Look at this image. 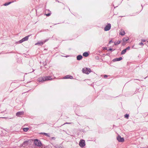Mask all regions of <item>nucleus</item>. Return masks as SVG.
<instances>
[{"label": "nucleus", "instance_id": "40", "mask_svg": "<svg viewBox=\"0 0 148 148\" xmlns=\"http://www.w3.org/2000/svg\"><path fill=\"white\" fill-rule=\"evenodd\" d=\"M32 140L33 141V140Z\"/></svg>", "mask_w": 148, "mask_h": 148}, {"label": "nucleus", "instance_id": "15", "mask_svg": "<svg viewBox=\"0 0 148 148\" xmlns=\"http://www.w3.org/2000/svg\"><path fill=\"white\" fill-rule=\"evenodd\" d=\"M45 77V78H46L45 79H46V81L49 80H51L52 79V78H51V76H46Z\"/></svg>", "mask_w": 148, "mask_h": 148}, {"label": "nucleus", "instance_id": "21", "mask_svg": "<svg viewBox=\"0 0 148 148\" xmlns=\"http://www.w3.org/2000/svg\"><path fill=\"white\" fill-rule=\"evenodd\" d=\"M126 51H127L125 49L123 50L121 52V54L122 55L125 54V53L126 52Z\"/></svg>", "mask_w": 148, "mask_h": 148}, {"label": "nucleus", "instance_id": "6", "mask_svg": "<svg viewBox=\"0 0 148 148\" xmlns=\"http://www.w3.org/2000/svg\"><path fill=\"white\" fill-rule=\"evenodd\" d=\"M24 114V112L23 111H19L17 112L16 113V115L18 117H21Z\"/></svg>", "mask_w": 148, "mask_h": 148}, {"label": "nucleus", "instance_id": "39", "mask_svg": "<svg viewBox=\"0 0 148 148\" xmlns=\"http://www.w3.org/2000/svg\"><path fill=\"white\" fill-rule=\"evenodd\" d=\"M115 49H114V50H113V51H114Z\"/></svg>", "mask_w": 148, "mask_h": 148}, {"label": "nucleus", "instance_id": "8", "mask_svg": "<svg viewBox=\"0 0 148 148\" xmlns=\"http://www.w3.org/2000/svg\"><path fill=\"white\" fill-rule=\"evenodd\" d=\"M47 40H46L44 42L42 41H38L37 43H36L35 45H38L39 46H41L45 42L47 41Z\"/></svg>", "mask_w": 148, "mask_h": 148}, {"label": "nucleus", "instance_id": "18", "mask_svg": "<svg viewBox=\"0 0 148 148\" xmlns=\"http://www.w3.org/2000/svg\"><path fill=\"white\" fill-rule=\"evenodd\" d=\"M40 134H43L44 135H45L48 137H50V136L49 135V134L46 133H40Z\"/></svg>", "mask_w": 148, "mask_h": 148}, {"label": "nucleus", "instance_id": "7", "mask_svg": "<svg viewBox=\"0 0 148 148\" xmlns=\"http://www.w3.org/2000/svg\"><path fill=\"white\" fill-rule=\"evenodd\" d=\"M45 79L46 78L45 77H42L38 78V80L39 82H43L46 81V79Z\"/></svg>", "mask_w": 148, "mask_h": 148}, {"label": "nucleus", "instance_id": "1", "mask_svg": "<svg viewBox=\"0 0 148 148\" xmlns=\"http://www.w3.org/2000/svg\"><path fill=\"white\" fill-rule=\"evenodd\" d=\"M82 71L84 73L87 74H88L91 72V69L89 68H86L83 69Z\"/></svg>", "mask_w": 148, "mask_h": 148}, {"label": "nucleus", "instance_id": "29", "mask_svg": "<svg viewBox=\"0 0 148 148\" xmlns=\"http://www.w3.org/2000/svg\"><path fill=\"white\" fill-rule=\"evenodd\" d=\"M23 56H25V57H27V55L25 54H23Z\"/></svg>", "mask_w": 148, "mask_h": 148}, {"label": "nucleus", "instance_id": "12", "mask_svg": "<svg viewBox=\"0 0 148 148\" xmlns=\"http://www.w3.org/2000/svg\"><path fill=\"white\" fill-rule=\"evenodd\" d=\"M64 78V79H72L73 78V77L72 76L68 75L66 76Z\"/></svg>", "mask_w": 148, "mask_h": 148}, {"label": "nucleus", "instance_id": "32", "mask_svg": "<svg viewBox=\"0 0 148 148\" xmlns=\"http://www.w3.org/2000/svg\"><path fill=\"white\" fill-rule=\"evenodd\" d=\"M31 62H32V64H30V65L31 66H32L33 65V61H32Z\"/></svg>", "mask_w": 148, "mask_h": 148}, {"label": "nucleus", "instance_id": "31", "mask_svg": "<svg viewBox=\"0 0 148 148\" xmlns=\"http://www.w3.org/2000/svg\"><path fill=\"white\" fill-rule=\"evenodd\" d=\"M108 77V75H105L104 76V78H106V77Z\"/></svg>", "mask_w": 148, "mask_h": 148}, {"label": "nucleus", "instance_id": "9", "mask_svg": "<svg viewBox=\"0 0 148 148\" xmlns=\"http://www.w3.org/2000/svg\"><path fill=\"white\" fill-rule=\"evenodd\" d=\"M117 140L119 142H123L124 139L123 138H121L120 136H119L117 137Z\"/></svg>", "mask_w": 148, "mask_h": 148}, {"label": "nucleus", "instance_id": "20", "mask_svg": "<svg viewBox=\"0 0 148 148\" xmlns=\"http://www.w3.org/2000/svg\"><path fill=\"white\" fill-rule=\"evenodd\" d=\"M121 42V41L120 40H119L117 42H114V45H118Z\"/></svg>", "mask_w": 148, "mask_h": 148}, {"label": "nucleus", "instance_id": "41", "mask_svg": "<svg viewBox=\"0 0 148 148\" xmlns=\"http://www.w3.org/2000/svg\"><path fill=\"white\" fill-rule=\"evenodd\" d=\"M28 142H29V140H28Z\"/></svg>", "mask_w": 148, "mask_h": 148}, {"label": "nucleus", "instance_id": "37", "mask_svg": "<svg viewBox=\"0 0 148 148\" xmlns=\"http://www.w3.org/2000/svg\"><path fill=\"white\" fill-rule=\"evenodd\" d=\"M71 123H64V124H71Z\"/></svg>", "mask_w": 148, "mask_h": 148}, {"label": "nucleus", "instance_id": "5", "mask_svg": "<svg viewBox=\"0 0 148 148\" xmlns=\"http://www.w3.org/2000/svg\"><path fill=\"white\" fill-rule=\"evenodd\" d=\"M28 40V36H26L23 38L22 39L19 41L18 42L19 43H21L23 42Z\"/></svg>", "mask_w": 148, "mask_h": 148}, {"label": "nucleus", "instance_id": "10", "mask_svg": "<svg viewBox=\"0 0 148 148\" xmlns=\"http://www.w3.org/2000/svg\"><path fill=\"white\" fill-rule=\"evenodd\" d=\"M27 145H28V140H26L21 145V146L25 147Z\"/></svg>", "mask_w": 148, "mask_h": 148}, {"label": "nucleus", "instance_id": "2", "mask_svg": "<svg viewBox=\"0 0 148 148\" xmlns=\"http://www.w3.org/2000/svg\"><path fill=\"white\" fill-rule=\"evenodd\" d=\"M34 144L36 145L39 147L41 146V143L39 140L38 139H36L34 140Z\"/></svg>", "mask_w": 148, "mask_h": 148}, {"label": "nucleus", "instance_id": "28", "mask_svg": "<svg viewBox=\"0 0 148 148\" xmlns=\"http://www.w3.org/2000/svg\"><path fill=\"white\" fill-rule=\"evenodd\" d=\"M51 15V13H48V14H46V15L47 16H50Z\"/></svg>", "mask_w": 148, "mask_h": 148}, {"label": "nucleus", "instance_id": "27", "mask_svg": "<svg viewBox=\"0 0 148 148\" xmlns=\"http://www.w3.org/2000/svg\"><path fill=\"white\" fill-rule=\"evenodd\" d=\"M130 47H128L126 48L125 49L126 50V51L127 50H129L130 49Z\"/></svg>", "mask_w": 148, "mask_h": 148}, {"label": "nucleus", "instance_id": "30", "mask_svg": "<svg viewBox=\"0 0 148 148\" xmlns=\"http://www.w3.org/2000/svg\"><path fill=\"white\" fill-rule=\"evenodd\" d=\"M139 45H143V44L142 42L139 43Z\"/></svg>", "mask_w": 148, "mask_h": 148}, {"label": "nucleus", "instance_id": "33", "mask_svg": "<svg viewBox=\"0 0 148 148\" xmlns=\"http://www.w3.org/2000/svg\"><path fill=\"white\" fill-rule=\"evenodd\" d=\"M141 41L142 42H145V40L143 39V40H141Z\"/></svg>", "mask_w": 148, "mask_h": 148}, {"label": "nucleus", "instance_id": "4", "mask_svg": "<svg viewBox=\"0 0 148 148\" xmlns=\"http://www.w3.org/2000/svg\"><path fill=\"white\" fill-rule=\"evenodd\" d=\"M79 145L81 147H84L85 145L84 140H80L79 143Z\"/></svg>", "mask_w": 148, "mask_h": 148}, {"label": "nucleus", "instance_id": "16", "mask_svg": "<svg viewBox=\"0 0 148 148\" xmlns=\"http://www.w3.org/2000/svg\"><path fill=\"white\" fill-rule=\"evenodd\" d=\"M88 55V53L87 52H84L83 54V56L84 57H87Z\"/></svg>", "mask_w": 148, "mask_h": 148}, {"label": "nucleus", "instance_id": "25", "mask_svg": "<svg viewBox=\"0 0 148 148\" xmlns=\"http://www.w3.org/2000/svg\"><path fill=\"white\" fill-rule=\"evenodd\" d=\"M51 140H55L56 138L55 137H53L50 138Z\"/></svg>", "mask_w": 148, "mask_h": 148}, {"label": "nucleus", "instance_id": "23", "mask_svg": "<svg viewBox=\"0 0 148 148\" xmlns=\"http://www.w3.org/2000/svg\"><path fill=\"white\" fill-rule=\"evenodd\" d=\"M23 130L24 132H27L28 131V127L23 128Z\"/></svg>", "mask_w": 148, "mask_h": 148}, {"label": "nucleus", "instance_id": "26", "mask_svg": "<svg viewBox=\"0 0 148 148\" xmlns=\"http://www.w3.org/2000/svg\"><path fill=\"white\" fill-rule=\"evenodd\" d=\"M47 60H46L45 61V62H44V63H43V64H44V66H46L47 64Z\"/></svg>", "mask_w": 148, "mask_h": 148}, {"label": "nucleus", "instance_id": "3", "mask_svg": "<svg viewBox=\"0 0 148 148\" xmlns=\"http://www.w3.org/2000/svg\"><path fill=\"white\" fill-rule=\"evenodd\" d=\"M111 25L110 23H108L105 26L104 28V30L105 31H108L111 28Z\"/></svg>", "mask_w": 148, "mask_h": 148}, {"label": "nucleus", "instance_id": "19", "mask_svg": "<svg viewBox=\"0 0 148 148\" xmlns=\"http://www.w3.org/2000/svg\"><path fill=\"white\" fill-rule=\"evenodd\" d=\"M119 34L123 36L125 34V33L124 31H122L121 30V31L120 32Z\"/></svg>", "mask_w": 148, "mask_h": 148}, {"label": "nucleus", "instance_id": "17", "mask_svg": "<svg viewBox=\"0 0 148 148\" xmlns=\"http://www.w3.org/2000/svg\"><path fill=\"white\" fill-rule=\"evenodd\" d=\"M129 38L128 37H125L123 38V40L124 42H125L128 40Z\"/></svg>", "mask_w": 148, "mask_h": 148}, {"label": "nucleus", "instance_id": "35", "mask_svg": "<svg viewBox=\"0 0 148 148\" xmlns=\"http://www.w3.org/2000/svg\"><path fill=\"white\" fill-rule=\"evenodd\" d=\"M112 49L111 48H110V49L108 50V51H112Z\"/></svg>", "mask_w": 148, "mask_h": 148}, {"label": "nucleus", "instance_id": "42", "mask_svg": "<svg viewBox=\"0 0 148 148\" xmlns=\"http://www.w3.org/2000/svg\"><path fill=\"white\" fill-rule=\"evenodd\" d=\"M147 42H148V41H147Z\"/></svg>", "mask_w": 148, "mask_h": 148}, {"label": "nucleus", "instance_id": "11", "mask_svg": "<svg viewBox=\"0 0 148 148\" xmlns=\"http://www.w3.org/2000/svg\"><path fill=\"white\" fill-rule=\"evenodd\" d=\"M14 2V1H9V2H6V3H4L3 4V5L4 6H7Z\"/></svg>", "mask_w": 148, "mask_h": 148}, {"label": "nucleus", "instance_id": "34", "mask_svg": "<svg viewBox=\"0 0 148 148\" xmlns=\"http://www.w3.org/2000/svg\"><path fill=\"white\" fill-rule=\"evenodd\" d=\"M113 42L112 41V40H110L109 42V43L110 44L111 42Z\"/></svg>", "mask_w": 148, "mask_h": 148}, {"label": "nucleus", "instance_id": "24", "mask_svg": "<svg viewBox=\"0 0 148 148\" xmlns=\"http://www.w3.org/2000/svg\"><path fill=\"white\" fill-rule=\"evenodd\" d=\"M125 117L127 119H128L129 116V115L127 114H126L125 115Z\"/></svg>", "mask_w": 148, "mask_h": 148}, {"label": "nucleus", "instance_id": "22", "mask_svg": "<svg viewBox=\"0 0 148 148\" xmlns=\"http://www.w3.org/2000/svg\"><path fill=\"white\" fill-rule=\"evenodd\" d=\"M55 148H63L62 147L58 145L55 146Z\"/></svg>", "mask_w": 148, "mask_h": 148}, {"label": "nucleus", "instance_id": "14", "mask_svg": "<svg viewBox=\"0 0 148 148\" xmlns=\"http://www.w3.org/2000/svg\"><path fill=\"white\" fill-rule=\"evenodd\" d=\"M83 58L82 56L81 55H79L77 56V60H81Z\"/></svg>", "mask_w": 148, "mask_h": 148}, {"label": "nucleus", "instance_id": "38", "mask_svg": "<svg viewBox=\"0 0 148 148\" xmlns=\"http://www.w3.org/2000/svg\"><path fill=\"white\" fill-rule=\"evenodd\" d=\"M104 49H107V48L106 47H105L104 48Z\"/></svg>", "mask_w": 148, "mask_h": 148}, {"label": "nucleus", "instance_id": "36", "mask_svg": "<svg viewBox=\"0 0 148 148\" xmlns=\"http://www.w3.org/2000/svg\"><path fill=\"white\" fill-rule=\"evenodd\" d=\"M32 71H28V72H29V73H30L34 71V70L33 69H32Z\"/></svg>", "mask_w": 148, "mask_h": 148}, {"label": "nucleus", "instance_id": "13", "mask_svg": "<svg viewBox=\"0 0 148 148\" xmlns=\"http://www.w3.org/2000/svg\"><path fill=\"white\" fill-rule=\"evenodd\" d=\"M122 58L121 57H120L119 58H116L115 59H113V61L114 62H116V61H120L122 59Z\"/></svg>", "mask_w": 148, "mask_h": 148}]
</instances>
